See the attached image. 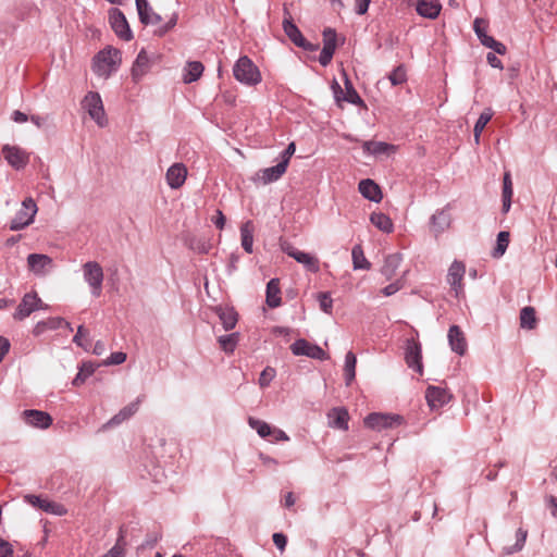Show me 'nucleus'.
Returning <instances> with one entry per match:
<instances>
[{
    "instance_id": "34",
    "label": "nucleus",
    "mask_w": 557,
    "mask_h": 557,
    "mask_svg": "<svg viewBox=\"0 0 557 557\" xmlns=\"http://www.w3.org/2000/svg\"><path fill=\"white\" fill-rule=\"evenodd\" d=\"M253 231L255 227L251 221H246L240 226L242 246L244 250L248 253L252 252Z\"/></svg>"
},
{
    "instance_id": "31",
    "label": "nucleus",
    "mask_w": 557,
    "mask_h": 557,
    "mask_svg": "<svg viewBox=\"0 0 557 557\" xmlns=\"http://www.w3.org/2000/svg\"><path fill=\"white\" fill-rule=\"evenodd\" d=\"M265 301L270 308H276L281 305V288L278 278H272L269 281L267 285Z\"/></svg>"
},
{
    "instance_id": "59",
    "label": "nucleus",
    "mask_w": 557,
    "mask_h": 557,
    "mask_svg": "<svg viewBox=\"0 0 557 557\" xmlns=\"http://www.w3.org/2000/svg\"><path fill=\"white\" fill-rule=\"evenodd\" d=\"M273 542L280 550H284L287 543V539L283 533H274Z\"/></svg>"
},
{
    "instance_id": "53",
    "label": "nucleus",
    "mask_w": 557,
    "mask_h": 557,
    "mask_svg": "<svg viewBox=\"0 0 557 557\" xmlns=\"http://www.w3.org/2000/svg\"><path fill=\"white\" fill-rule=\"evenodd\" d=\"M323 47L336 49V33L332 28H326L323 32Z\"/></svg>"
},
{
    "instance_id": "17",
    "label": "nucleus",
    "mask_w": 557,
    "mask_h": 557,
    "mask_svg": "<svg viewBox=\"0 0 557 557\" xmlns=\"http://www.w3.org/2000/svg\"><path fill=\"white\" fill-rule=\"evenodd\" d=\"M465 272V264L459 261H454L448 269L447 282L455 292L456 297H459V295L463 293L462 280Z\"/></svg>"
},
{
    "instance_id": "47",
    "label": "nucleus",
    "mask_w": 557,
    "mask_h": 557,
    "mask_svg": "<svg viewBox=\"0 0 557 557\" xmlns=\"http://www.w3.org/2000/svg\"><path fill=\"white\" fill-rule=\"evenodd\" d=\"M73 342L84 349L90 348V339H89V332L86 330L83 325H79L77 329V333L73 338Z\"/></svg>"
},
{
    "instance_id": "16",
    "label": "nucleus",
    "mask_w": 557,
    "mask_h": 557,
    "mask_svg": "<svg viewBox=\"0 0 557 557\" xmlns=\"http://www.w3.org/2000/svg\"><path fill=\"white\" fill-rule=\"evenodd\" d=\"M27 264L34 274L44 276L53 268V260L47 255L30 253L27 257Z\"/></svg>"
},
{
    "instance_id": "62",
    "label": "nucleus",
    "mask_w": 557,
    "mask_h": 557,
    "mask_svg": "<svg viewBox=\"0 0 557 557\" xmlns=\"http://www.w3.org/2000/svg\"><path fill=\"white\" fill-rule=\"evenodd\" d=\"M487 63L495 69L503 70V63L502 61L496 57L495 53L488 52L486 55Z\"/></svg>"
},
{
    "instance_id": "23",
    "label": "nucleus",
    "mask_w": 557,
    "mask_h": 557,
    "mask_svg": "<svg viewBox=\"0 0 557 557\" xmlns=\"http://www.w3.org/2000/svg\"><path fill=\"white\" fill-rule=\"evenodd\" d=\"M24 421L35 428L47 429L51 425L52 419L51 417L44 411L39 410H24L23 411Z\"/></svg>"
},
{
    "instance_id": "48",
    "label": "nucleus",
    "mask_w": 557,
    "mask_h": 557,
    "mask_svg": "<svg viewBox=\"0 0 557 557\" xmlns=\"http://www.w3.org/2000/svg\"><path fill=\"white\" fill-rule=\"evenodd\" d=\"M528 532L523 529H518L516 533V543L513 546L505 547L506 554L510 555L522 549Z\"/></svg>"
},
{
    "instance_id": "20",
    "label": "nucleus",
    "mask_w": 557,
    "mask_h": 557,
    "mask_svg": "<svg viewBox=\"0 0 557 557\" xmlns=\"http://www.w3.org/2000/svg\"><path fill=\"white\" fill-rule=\"evenodd\" d=\"M451 223V215L448 209L437 210L430 220V231L435 236L444 233L449 228Z\"/></svg>"
},
{
    "instance_id": "51",
    "label": "nucleus",
    "mask_w": 557,
    "mask_h": 557,
    "mask_svg": "<svg viewBox=\"0 0 557 557\" xmlns=\"http://www.w3.org/2000/svg\"><path fill=\"white\" fill-rule=\"evenodd\" d=\"M319 305L322 311L325 313H331L333 307V300L329 293H320L318 294Z\"/></svg>"
},
{
    "instance_id": "46",
    "label": "nucleus",
    "mask_w": 557,
    "mask_h": 557,
    "mask_svg": "<svg viewBox=\"0 0 557 557\" xmlns=\"http://www.w3.org/2000/svg\"><path fill=\"white\" fill-rule=\"evenodd\" d=\"M509 245V232H499L497 235V245L493 252L495 258L502 257Z\"/></svg>"
},
{
    "instance_id": "4",
    "label": "nucleus",
    "mask_w": 557,
    "mask_h": 557,
    "mask_svg": "<svg viewBox=\"0 0 557 557\" xmlns=\"http://www.w3.org/2000/svg\"><path fill=\"white\" fill-rule=\"evenodd\" d=\"M82 106L98 126L104 127L108 124L103 103L98 92L89 91L84 97Z\"/></svg>"
},
{
    "instance_id": "26",
    "label": "nucleus",
    "mask_w": 557,
    "mask_h": 557,
    "mask_svg": "<svg viewBox=\"0 0 557 557\" xmlns=\"http://www.w3.org/2000/svg\"><path fill=\"white\" fill-rule=\"evenodd\" d=\"M358 189L360 194L370 201L380 202L383 198L380 186L370 178L360 181Z\"/></svg>"
},
{
    "instance_id": "57",
    "label": "nucleus",
    "mask_w": 557,
    "mask_h": 557,
    "mask_svg": "<svg viewBox=\"0 0 557 557\" xmlns=\"http://www.w3.org/2000/svg\"><path fill=\"white\" fill-rule=\"evenodd\" d=\"M403 284L399 281H396L394 283H391L386 287L382 289V294L386 297L392 296L396 294L399 289H401Z\"/></svg>"
},
{
    "instance_id": "27",
    "label": "nucleus",
    "mask_w": 557,
    "mask_h": 557,
    "mask_svg": "<svg viewBox=\"0 0 557 557\" xmlns=\"http://www.w3.org/2000/svg\"><path fill=\"white\" fill-rule=\"evenodd\" d=\"M214 312L219 317L225 331L233 330L238 321V314L232 307L216 306Z\"/></svg>"
},
{
    "instance_id": "55",
    "label": "nucleus",
    "mask_w": 557,
    "mask_h": 557,
    "mask_svg": "<svg viewBox=\"0 0 557 557\" xmlns=\"http://www.w3.org/2000/svg\"><path fill=\"white\" fill-rule=\"evenodd\" d=\"M512 182L510 177V173L506 172L503 180V196L512 197Z\"/></svg>"
},
{
    "instance_id": "25",
    "label": "nucleus",
    "mask_w": 557,
    "mask_h": 557,
    "mask_svg": "<svg viewBox=\"0 0 557 557\" xmlns=\"http://www.w3.org/2000/svg\"><path fill=\"white\" fill-rule=\"evenodd\" d=\"M136 9L140 22L145 25H156L162 20L161 16L152 10L148 0H136Z\"/></svg>"
},
{
    "instance_id": "30",
    "label": "nucleus",
    "mask_w": 557,
    "mask_h": 557,
    "mask_svg": "<svg viewBox=\"0 0 557 557\" xmlns=\"http://www.w3.org/2000/svg\"><path fill=\"white\" fill-rule=\"evenodd\" d=\"M441 4L436 0H418L417 12L419 15L428 18H435L441 12Z\"/></svg>"
},
{
    "instance_id": "3",
    "label": "nucleus",
    "mask_w": 557,
    "mask_h": 557,
    "mask_svg": "<svg viewBox=\"0 0 557 557\" xmlns=\"http://www.w3.org/2000/svg\"><path fill=\"white\" fill-rule=\"evenodd\" d=\"M49 306L41 300L36 292H29L22 297L13 313V319L15 321H23L33 312L38 310H47Z\"/></svg>"
},
{
    "instance_id": "11",
    "label": "nucleus",
    "mask_w": 557,
    "mask_h": 557,
    "mask_svg": "<svg viewBox=\"0 0 557 557\" xmlns=\"http://www.w3.org/2000/svg\"><path fill=\"white\" fill-rule=\"evenodd\" d=\"M109 23L115 35L122 40L129 41L133 38L128 22L123 12L119 9L110 10Z\"/></svg>"
},
{
    "instance_id": "15",
    "label": "nucleus",
    "mask_w": 557,
    "mask_h": 557,
    "mask_svg": "<svg viewBox=\"0 0 557 557\" xmlns=\"http://www.w3.org/2000/svg\"><path fill=\"white\" fill-rule=\"evenodd\" d=\"M344 77H345V88H346V94L344 96H343V90L336 81H334L333 85H332L336 101L339 102L341 100H345L352 104H357V106L362 104L363 100L361 99V97L358 95V92L354 88L351 82L348 79L345 72H344Z\"/></svg>"
},
{
    "instance_id": "9",
    "label": "nucleus",
    "mask_w": 557,
    "mask_h": 557,
    "mask_svg": "<svg viewBox=\"0 0 557 557\" xmlns=\"http://www.w3.org/2000/svg\"><path fill=\"white\" fill-rule=\"evenodd\" d=\"M1 153L8 164L16 171L23 170L29 162V153L15 145H3Z\"/></svg>"
},
{
    "instance_id": "12",
    "label": "nucleus",
    "mask_w": 557,
    "mask_h": 557,
    "mask_svg": "<svg viewBox=\"0 0 557 557\" xmlns=\"http://www.w3.org/2000/svg\"><path fill=\"white\" fill-rule=\"evenodd\" d=\"M286 161H280L276 165L259 170L253 176L255 184L268 185L278 181L286 172Z\"/></svg>"
},
{
    "instance_id": "33",
    "label": "nucleus",
    "mask_w": 557,
    "mask_h": 557,
    "mask_svg": "<svg viewBox=\"0 0 557 557\" xmlns=\"http://www.w3.org/2000/svg\"><path fill=\"white\" fill-rule=\"evenodd\" d=\"M403 261V258H401V255L399 253H393V255H388L385 260H384V264L381 269V273L387 278V280H391L397 269L399 268L400 263Z\"/></svg>"
},
{
    "instance_id": "10",
    "label": "nucleus",
    "mask_w": 557,
    "mask_h": 557,
    "mask_svg": "<svg viewBox=\"0 0 557 557\" xmlns=\"http://www.w3.org/2000/svg\"><path fill=\"white\" fill-rule=\"evenodd\" d=\"M403 423V417L399 414H388V413H370L364 419L366 426L381 431L384 429H391Z\"/></svg>"
},
{
    "instance_id": "41",
    "label": "nucleus",
    "mask_w": 557,
    "mask_h": 557,
    "mask_svg": "<svg viewBox=\"0 0 557 557\" xmlns=\"http://www.w3.org/2000/svg\"><path fill=\"white\" fill-rule=\"evenodd\" d=\"M492 116L493 112L491 109H486L480 114L473 129L474 141L476 145L480 143L481 133L485 128L486 124L491 121Z\"/></svg>"
},
{
    "instance_id": "39",
    "label": "nucleus",
    "mask_w": 557,
    "mask_h": 557,
    "mask_svg": "<svg viewBox=\"0 0 557 557\" xmlns=\"http://www.w3.org/2000/svg\"><path fill=\"white\" fill-rule=\"evenodd\" d=\"M537 320L533 307H524L520 311V325L522 329L533 330Z\"/></svg>"
},
{
    "instance_id": "42",
    "label": "nucleus",
    "mask_w": 557,
    "mask_h": 557,
    "mask_svg": "<svg viewBox=\"0 0 557 557\" xmlns=\"http://www.w3.org/2000/svg\"><path fill=\"white\" fill-rule=\"evenodd\" d=\"M356 363H357V358H356L355 354L351 351H348L345 357V369H344L347 385H349L355 379Z\"/></svg>"
},
{
    "instance_id": "45",
    "label": "nucleus",
    "mask_w": 557,
    "mask_h": 557,
    "mask_svg": "<svg viewBox=\"0 0 557 557\" xmlns=\"http://www.w3.org/2000/svg\"><path fill=\"white\" fill-rule=\"evenodd\" d=\"M95 366L90 362L83 363L79 369V372L73 380V385L79 386L85 383L86 379L89 377L95 372Z\"/></svg>"
},
{
    "instance_id": "28",
    "label": "nucleus",
    "mask_w": 557,
    "mask_h": 557,
    "mask_svg": "<svg viewBox=\"0 0 557 557\" xmlns=\"http://www.w3.org/2000/svg\"><path fill=\"white\" fill-rule=\"evenodd\" d=\"M448 341L453 351L462 356L467 350V343L458 325H451L448 331Z\"/></svg>"
},
{
    "instance_id": "63",
    "label": "nucleus",
    "mask_w": 557,
    "mask_h": 557,
    "mask_svg": "<svg viewBox=\"0 0 557 557\" xmlns=\"http://www.w3.org/2000/svg\"><path fill=\"white\" fill-rule=\"evenodd\" d=\"M371 0H356V13L359 15L364 14L368 11Z\"/></svg>"
},
{
    "instance_id": "19",
    "label": "nucleus",
    "mask_w": 557,
    "mask_h": 557,
    "mask_svg": "<svg viewBox=\"0 0 557 557\" xmlns=\"http://www.w3.org/2000/svg\"><path fill=\"white\" fill-rule=\"evenodd\" d=\"M63 325L65 327H67L69 331H71V332L73 331L71 323L65 321L63 318L52 317V318H48L46 320L37 322L34 325L32 333L34 336L38 337V336L45 334L47 331L57 330Z\"/></svg>"
},
{
    "instance_id": "35",
    "label": "nucleus",
    "mask_w": 557,
    "mask_h": 557,
    "mask_svg": "<svg viewBox=\"0 0 557 557\" xmlns=\"http://www.w3.org/2000/svg\"><path fill=\"white\" fill-rule=\"evenodd\" d=\"M203 65L199 61L188 62L184 69V83H193L200 78L203 73Z\"/></svg>"
},
{
    "instance_id": "38",
    "label": "nucleus",
    "mask_w": 557,
    "mask_h": 557,
    "mask_svg": "<svg viewBox=\"0 0 557 557\" xmlns=\"http://www.w3.org/2000/svg\"><path fill=\"white\" fill-rule=\"evenodd\" d=\"M351 258L355 270H370L371 263L364 257L362 247L360 245L352 247Z\"/></svg>"
},
{
    "instance_id": "40",
    "label": "nucleus",
    "mask_w": 557,
    "mask_h": 557,
    "mask_svg": "<svg viewBox=\"0 0 557 557\" xmlns=\"http://www.w3.org/2000/svg\"><path fill=\"white\" fill-rule=\"evenodd\" d=\"M139 401H135L124 407L116 413L110 421L109 424L116 425L132 417L138 410Z\"/></svg>"
},
{
    "instance_id": "61",
    "label": "nucleus",
    "mask_w": 557,
    "mask_h": 557,
    "mask_svg": "<svg viewBox=\"0 0 557 557\" xmlns=\"http://www.w3.org/2000/svg\"><path fill=\"white\" fill-rule=\"evenodd\" d=\"M295 150H296L295 144L290 143L287 146V148L283 151L281 161H286V168L288 166L289 160H290L292 156L295 153Z\"/></svg>"
},
{
    "instance_id": "29",
    "label": "nucleus",
    "mask_w": 557,
    "mask_h": 557,
    "mask_svg": "<svg viewBox=\"0 0 557 557\" xmlns=\"http://www.w3.org/2000/svg\"><path fill=\"white\" fill-rule=\"evenodd\" d=\"M329 424L332 428L346 431L348 429L349 414L345 408H333L327 413Z\"/></svg>"
},
{
    "instance_id": "64",
    "label": "nucleus",
    "mask_w": 557,
    "mask_h": 557,
    "mask_svg": "<svg viewBox=\"0 0 557 557\" xmlns=\"http://www.w3.org/2000/svg\"><path fill=\"white\" fill-rule=\"evenodd\" d=\"M270 436H273V441H275V442L289 441V436L284 431H282L280 429H273L272 434Z\"/></svg>"
},
{
    "instance_id": "52",
    "label": "nucleus",
    "mask_w": 557,
    "mask_h": 557,
    "mask_svg": "<svg viewBox=\"0 0 557 557\" xmlns=\"http://www.w3.org/2000/svg\"><path fill=\"white\" fill-rule=\"evenodd\" d=\"M275 377V370L271 367H267L259 376V385L261 387H267L272 380Z\"/></svg>"
},
{
    "instance_id": "8",
    "label": "nucleus",
    "mask_w": 557,
    "mask_h": 557,
    "mask_svg": "<svg viewBox=\"0 0 557 557\" xmlns=\"http://www.w3.org/2000/svg\"><path fill=\"white\" fill-rule=\"evenodd\" d=\"M488 27L487 21L481 17H476L473 22V29L478 38L480 39V42L494 50L498 54H505L507 51V48L504 44L500 41L495 40L492 36H488L486 30Z\"/></svg>"
},
{
    "instance_id": "2",
    "label": "nucleus",
    "mask_w": 557,
    "mask_h": 557,
    "mask_svg": "<svg viewBox=\"0 0 557 557\" xmlns=\"http://www.w3.org/2000/svg\"><path fill=\"white\" fill-rule=\"evenodd\" d=\"M234 77L247 86H256L261 82V73L253 62L247 57H240L234 67Z\"/></svg>"
},
{
    "instance_id": "60",
    "label": "nucleus",
    "mask_w": 557,
    "mask_h": 557,
    "mask_svg": "<svg viewBox=\"0 0 557 557\" xmlns=\"http://www.w3.org/2000/svg\"><path fill=\"white\" fill-rule=\"evenodd\" d=\"M225 216L221 210H216L215 215L212 216V222L219 230H223L225 225Z\"/></svg>"
},
{
    "instance_id": "6",
    "label": "nucleus",
    "mask_w": 557,
    "mask_h": 557,
    "mask_svg": "<svg viewBox=\"0 0 557 557\" xmlns=\"http://www.w3.org/2000/svg\"><path fill=\"white\" fill-rule=\"evenodd\" d=\"M84 278L91 288V294L99 297L102 290L103 270L97 261H88L83 264Z\"/></svg>"
},
{
    "instance_id": "18",
    "label": "nucleus",
    "mask_w": 557,
    "mask_h": 557,
    "mask_svg": "<svg viewBox=\"0 0 557 557\" xmlns=\"http://www.w3.org/2000/svg\"><path fill=\"white\" fill-rule=\"evenodd\" d=\"M425 398L428 405L432 409H437L447 404L450 400L451 395L446 388L438 386H429L425 392Z\"/></svg>"
},
{
    "instance_id": "22",
    "label": "nucleus",
    "mask_w": 557,
    "mask_h": 557,
    "mask_svg": "<svg viewBox=\"0 0 557 557\" xmlns=\"http://www.w3.org/2000/svg\"><path fill=\"white\" fill-rule=\"evenodd\" d=\"M151 61L146 50H140L132 66V79L138 83L150 70Z\"/></svg>"
},
{
    "instance_id": "43",
    "label": "nucleus",
    "mask_w": 557,
    "mask_h": 557,
    "mask_svg": "<svg viewBox=\"0 0 557 557\" xmlns=\"http://www.w3.org/2000/svg\"><path fill=\"white\" fill-rule=\"evenodd\" d=\"M238 337V333H232L228 335L220 336L218 338V342L223 351H225L226 354H232L237 346Z\"/></svg>"
},
{
    "instance_id": "24",
    "label": "nucleus",
    "mask_w": 557,
    "mask_h": 557,
    "mask_svg": "<svg viewBox=\"0 0 557 557\" xmlns=\"http://www.w3.org/2000/svg\"><path fill=\"white\" fill-rule=\"evenodd\" d=\"M187 169L183 163H174L166 172V182L173 189L180 188L186 181Z\"/></svg>"
},
{
    "instance_id": "21",
    "label": "nucleus",
    "mask_w": 557,
    "mask_h": 557,
    "mask_svg": "<svg viewBox=\"0 0 557 557\" xmlns=\"http://www.w3.org/2000/svg\"><path fill=\"white\" fill-rule=\"evenodd\" d=\"M421 358V345L414 339H409L406 348V362L409 368L416 370L420 374H422Z\"/></svg>"
},
{
    "instance_id": "58",
    "label": "nucleus",
    "mask_w": 557,
    "mask_h": 557,
    "mask_svg": "<svg viewBox=\"0 0 557 557\" xmlns=\"http://www.w3.org/2000/svg\"><path fill=\"white\" fill-rule=\"evenodd\" d=\"M126 360V354L122 351H116L111 354L109 357L107 364H121Z\"/></svg>"
},
{
    "instance_id": "1",
    "label": "nucleus",
    "mask_w": 557,
    "mask_h": 557,
    "mask_svg": "<svg viewBox=\"0 0 557 557\" xmlns=\"http://www.w3.org/2000/svg\"><path fill=\"white\" fill-rule=\"evenodd\" d=\"M121 61V51L109 46L95 55L92 70L98 76L108 78L113 72L117 71Z\"/></svg>"
},
{
    "instance_id": "32",
    "label": "nucleus",
    "mask_w": 557,
    "mask_h": 557,
    "mask_svg": "<svg viewBox=\"0 0 557 557\" xmlns=\"http://www.w3.org/2000/svg\"><path fill=\"white\" fill-rule=\"evenodd\" d=\"M362 148L366 152L371 154H381V153H393L396 151V147L394 145L384 143V141H364Z\"/></svg>"
},
{
    "instance_id": "36",
    "label": "nucleus",
    "mask_w": 557,
    "mask_h": 557,
    "mask_svg": "<svg viewBox=\"0 0 557 557\" xmlns=\"http://www.w3.org/2000/svg\"><path fill=\"white\" fill-rule=\"evenodd\" d=\"M371 223L384 233H392L394 230V224L388 215L382 212H373L370 215Z\"/></svg>"
},
{
    "instance_id": "13",
    "label": "nucleus",
    "mask_w": 557,
    "mask_h": 557,
    "mask_svg": "<svg viewBox=\"0 0 557 557\" xmlns=\"http://www.w3.org/2000/svg\"><path fill=\"white\" fill-rule=\"evenodd\" d=\"M290 350L295 356H307L318 360L329 359V355L321 347L310 344L306 339H297L290 345Z\"/></svg>"
},
{
    "instance_id": "54",
    "label": "nucleus",
    "mask_w": 557,
    "mask_h": 557,
    "mask_svg": "<svg viewBox=\"0 0 557 557\" xmlns=\"http://www.w3.org/2000/svg\"><path fill=\"white\" fill-rule=\"evenodd\" d=\"M335 50L329 47H323L319 55V62L322 66H326L331 63Z\"/></svg>"
},
{
    "instance_id": "5",
    "label": "nucleus",
    "mask_w": 557,
    "mask_h": 557,
    "mask_svg": "<svg viewBox=\"0 0 557 557\" xmlns=\"http://www.w3.org/2000/svg\"><path fill=\"white\" fill-rule=\"evenodd\" d=\"M37 211L38 208L33 198L24 199L21 209L10 222V230L20 231L32 224Z\"/></svg>"
},
{
    "instance_id": "7",
    "label": "nucleus",
    "mask_w": 557,
    "mask_h": 557,
    "mask_svg": "<svg viewBox=\"0 0 557 557\" xmlns=\"http://www.w3.org/2000/svg\"><path fill=\"white\" fill-rule=\"evenodd\" d=\"M283 29L295 46L307 51H314L318 49L317 45L310 44L306 40L299 28L294 24L290 13L286 10L284 12Z\"/></svg>"
},
{
    "instance_id": "49",
    "label": "nucleus",
    "mask_w": 557,
    "mask_h": 557,
    "mask_svg": "<svg viewBox=\"0 0 557 557\" xmlns=\"http://www.w3.org/2000/svg\"><path fill=\"white\" fill-rule=\"evenodd\" d=\"M124 545H125L124 536L121 533L115 545L107 554L102 555L101 557H124V555H125Z\"/></svg>"
},
{
    "instance_id": "44",
    "label": "nucleus",
    "mask_w": 557,
    "mask_h": 557,
    "mask_svg": "<svg viewBox=\"0 0 557 557\" xmlns=\"http://www.w3.org/2000/svg\"><path fill=\"white\" fill-rule=\"evenodd\" d=\"M248 424L257 431V433L261 436V437H267V436H270L272 434V431L273 429L271 428L270 424H268L267 422L264 421H261L259 419H256V418H249L248 419Z\"/></svg>"
},
{
    "instance_id": "56",
    "label": "nucleus",
    "mask_w": 557,
    "mask_h": 557,
    "mask_svg": "<svg viewBox=\"0 0 557 557\" xmlns=\"http://www.w3.org/2000/svg\"><path fill=\"white\" fill-rule=\"evenodd\" d=\"M0 557H13V547L3 539L0 537Z\"/></svg>"
},
{
    "instance_id": "37",
    "label": "nucleus",
    "mask_w": 557,
    "mask_h": 557,
    "mask_svg": "<svg viewBox=\"0 0 557 557\" xmlns=\"http://www.w3.org/2000/svg\"><path fill=\"white\" fill-rule=\"evenodd\" d=\"M295 260L301 263L310 272L317 273L320 270L319 259L311 253L299 250L295 256Z\"/></svg>"
},
{
    "instance_id": "14",
    "label": "nucleus",
    "mask_w": 557,
    "mask_h": 557,
    "mask_svg": "<svg viewBox=\"0 0 557 557\" xmlns=\"http://www.w3.org/2000/svg\"><path fill=\"white\" fill-rule=\"evenodd\" d=\"M25 500L29 505L37 507L44 510L45 512L52 513L55 516H64L67 512L66 508L62 504L51 502L48 498H41L40 496L37 495L28 494L25 496Z\"/></svg>"
},
{
    "instance_id": "50",
    "label": "nucleus",
    "mask_w": 557,
    "mask_h": 557,
    "mask_svg": "<svg viewBox=\"0 0 557 557\" xmlns=\"http://www.w3.org/2000/svg\"><path fill=\"white\" fill-rule=\"evenodd\" d=\"M388 79L391 81L392 85L397 86L401 85L406 82L407 75L406 70L403 65L397 66L389 75Z\"/></svg>"
}]
</instances>
